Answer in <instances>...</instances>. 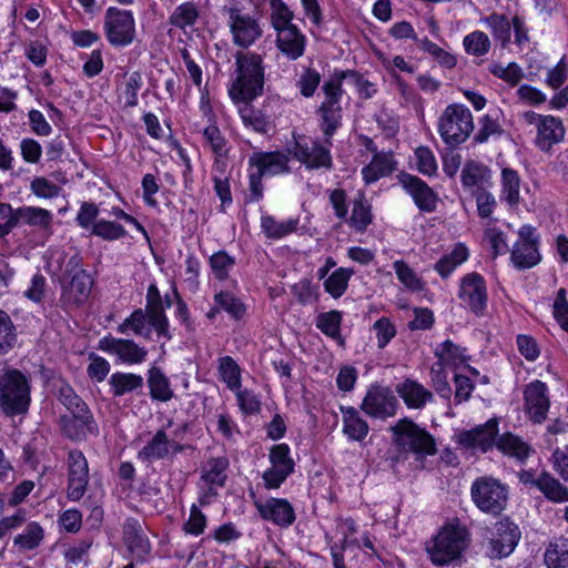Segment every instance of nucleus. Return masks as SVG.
Wrapping results in <instances>:
<instances>
[{
    "label": "nucleus",
    "mask_w": 568,
    "mask_h": 568,
    "mask_svg": "<svg viewBox=\"0 0 568 568\" xmlns=\"http://www.w3.org/2000/svg\"><path fill=\"white\" fill-rule=\"evenodd\" d=\"M42 538V527L38 523L32 521L28 524L23 532L14 537V545L19 546L21 549L31 550L39 546Z\"/></svg>",
    "instance_id": "obj_54"
},
{
    "label": "nucleus",
    "mask_w": 568,
    "mask_h": 568,
    "mask_svg": "<svg viewBox=\"0 0 568 568\" xmlns=\"http://www.w3.org/2000/svg\"><path fill=\"white\" fill-rule=\"evenodd\" d=\"M287 444H277L270 449L268 458L271 467L263 475L264 486L267 489H277L294 471V460L290 456Z\"/></svg>",
    "instance_id": "obj_10"
},
{
    "label": "nucleus",
    "mask_w": 568,
    "mask_h": 568,
    "mask_svg": "<svg viewBox=\"0 0 568 568\" xmlns=\"http://www.w3.org/2000/svg\"><path fill=\"white\" fill-rule=\"evenodd\" d=\"M521 538L519 526L509 517H503L494 525L491 537L487 541L486 555L491 559L509 556Z\"/></svg>",
    "instance_id": "obj_8"
},
{
    "label": "nucleus",
    "mask_w": 568,
    "mask_h": 568,
    "mask_svg": "<svg viewBox=\"0 0 568 568\" xmlns=\"http://www.w3.org/2000/svg\"><path fill=\"white\" fill-rule=\"evenodd\" d=\"M416 168L424 175H435L437 172V161L433 151L428 146H418L415 150Z\"/></svg>",
    "instance_id": "obj_61"
},
{
    "label": "nucleus",
    "mask_w": 568,
    "mask_h": 568,
    "mask_svg": "<svg viewBox=\"0 0 568 568\" xmlns=\"http://www.w3.org/2000/svg\"><path fill=\"white\" fill-rule=\"evenodd\" d=\"M343 416V434L348 440L362 443L369 432L367 422L352 406L341 407Z\"/></svg>",
    "instance_id": "obj_33"
},
{
    "label": "nucleus",
    "mask_w": 568,
    "mask_h": 568,
    "mask_svg": "<svg viewBox=\"0 0 568 568\" xmlns=\"http://www.w3.org/2000/svg\"><path fill=\"white\" fill-rule=\"evenodd\" d=\"M271 6V22L274 30H278L292 26L294 13L290 10L283 0H270Z\"/></svg>",
    "instance_id": "obj_58"
},
{
    "label": "nucleus",
    "mask_w": 568,
    "mask_h": 568,
    "mask_svg": "<svg viewBox=\"0 0 568 568\" xmlns=\"http://www.w3.org/2000/svg\"><path fill=\"white\" fill-rule=\"evenodd\" d=\"M396 392L408 408L422 409L427 403L434 399L430 390L420 383L413 379H405L396 385Z\"/></svg>",
    "instance_id": "obj_31"
},
{
    "label": "nucleus",
    "mask_w": 568,
    "mask_h": 568,
    "mask_svg": "<svg viewBox=\"0 0 568 568\" xmlns=\"http://www.w3.org/2000/svg\"><path fill=\"white\" fill-rule=\"evenodd\" d=\"M418 47L429 53L440 65L452 69L456 65V59L453 54L438 47L428 38L418 41Z\"/></svg>",
    "instance_id": "obj_60"
},
{
    "label": "nucleus",
    "mask_w": 568,
    "mask_h": 568,
    "mask_svg": "<svg viewBox=\"0 0 568 568\" xmlns=\"http://www.w3.org/2000/svg\"><path fill=\"white\" fill-rule=\"evenodd\" d=\"M149 323V316L145 310L136 308L129 317H126L116 328L120 334H128L132 332L138 336H144L146 338L151 335V327Z\"/></svg>",
    "instance_id": "obj_43"
},
{
    "label": "nucleus",
    "mask_w": 568,
    "mask_h": 568,
    "mask_svg": "<svg viewBox=\"0 0 568 568\" xmlns=\"http://www.w3.org/2000/svg\"><path fill=\"white\" fill-rule=\"evenodd\" d=\"M171 439L165 428H160L138 452L136 457L144 464H151L171 457Z\"/></svg>",
    "instance_id": "obj_29"
},
{
    "label": "nucleus",
    "mask_w": 568,
    "mask_h": 568,
    "mask_svg": "<svg viewBox=\"0 0 568 568\" xmlns=\"http://www.w3.org/2000/svg\"><path fill=\"white\" fill-rule=\"evenodd\" d=\"M236 78L229 89L232 100H254L263 93L265 68L263 58L255 52L235 54Z\"/></svg>",
    "instance_id": "obj_2"
},
{
    "label": "nucleus",
    "mask_w": 568,
    "mask_h": 568,
    "mask_svg": "<svg viewBox=\"0 0 568 568\" xmlns=\"http://www.w3.org/2000/svg\"><path fill=\"white\" fill-rule=\"evenodd\" d=\"M498 432V422L491 418L483 425L458 433L456 435V443L465 449L487 453L496 446Z\"/></svg>",
    "instance_id": "obj_15"
},
{
    "label": "nucleus",
    "mask_w": 568,
    "mask_h": 568,
    "mask_svg": "<svg viewBox=\"0 0 568 568\" xmlns=\"http://www.w3.org/2000/svg\"><path fill=\"white\" fill-rule=\"evenodd\" d=\"M397 179L419 211L432 213L436 210L438 195L425 181L407 172H400Z\"/></svg>",
    "instance_id": "obj_20"
},
{
    "label": "nucleus",
    "mask_w": 568,
    "mask_h": 568,
    "mask_svg": "<svg viewBox=\"0 0 568 568\" xmlns=\"http://www.w3.org/2000/svg\"><path fill=\"white\" fill-rule=\"evenodd\" d=\"M253 100H233L239 105V114L246 128L260 134H267L272 129L271 115L266 105L257 108L252 104Z\"/></svg>",
    "instance_id": "obj_25"
},
{
    "label": "nucleus",
    "mask_w": 568,
    "mask_h": 568,
    "mask_svg": "<svg viewBox=\"0 0 568 568\" xmlns=\"http://www.w3.org/2000/svg\"><path fill=\"white\" fill-rule=\"evenodd\" d=\"M275 31V44L283 55H285L291 61H295L304 54L306 48V37L297 28V26L292 24Z\"/></svg>",
    "instance_id": "obj_24"
},
{
    "label": "nucleus",
    "mask_w": 568,
    "mask_h": 568,
    "mask_svg": "<svg viewBox=\"0 0 568 568\" xmlns=\"http://www.w3.org/2000/svg\"><path fill=\"white\" fill-rule=\"evenodd\" d=\"M322 144L317 140H298L293 146V156L301 162L307 170L333 168V159L329 148L325 141Z\"/></svg>",
    "instance_id": "obj_11"
},
{
    "label": "nucleus",
    "mask_w": 568,
    "mask_h": 568,
    "mask_svg": "<svg viewBox=\"0 0 568 568\" xmlns=\"http://www.w3.org/2000/svg\"><path fill=\"white\" fill-rule=\"evenodd\" d=\"M146 382L150 389V396L153 400L165 403L174 397L170 379L160 367L152 366L149 368Z\"/></svg>",
    "instance_id": "obj_39"
},
{
    "label": "nucleus",
    "mask_w": 568,
    "mask_h": 568,
    "mask_svg": "<svg viewBox=\"0 0 568 568\" xmlns=\"http://www.w3.org/2000/svg\"><path fill=\"white\" fill-rule=\"evenodd\" d=\"M353 274L352 268L338 267L324 281V290L334 298L341 297L346 292Z\"/></svg>",
    "instance_id": "obj_50"
},
{
    "label": "nucleus",
    "mask_w": 568,
    "mask_h": 568,
    "mask_svg": "<svg viewBox=\"0 0 568 568\" xmlns=\"http://www.w3.org/2000/svg\"><path fill=\"white\" fill-rule=\"evenodd\" d=\"M214 303L234 320H241L246 311L244 304L230 292L215 294Z\"/></svg>",
    "instance_id": "obj_56"
},
{
    "label": "nucleus",
    "mask_w": 568,
    "mask_h": 568,
    "mask_svg": "<svg viewBox=\"0 0 568 568\" xmlns=\"http://www.w3.org/2000/svg\"><path fill=\"white\" fill-rule=\"evenodd\" d=\"M537 488L552 503L568 501V489L547 471L538 476Z\"/></svg>",
    "instance_id": "obj_45"
},
{
    "label": "nucleus",
    "mask_w": 568,
    "mask_h": 568,
    "mask_svg": "<svg viewBox=\"0 0 568 568\" xmlns=\"http://www.w3.org/2000/svg\"><path fill=\"white\" fill-rule=\"evenodd\" d=\"M227 12V24L235 45L247 49L262 37L263 30L257 19L235 7L229 8Z\"/></svg>",
    "instance_id": "obj_9"
},
{
    "label": "nucleus",
    "mask_w": 568,
    "mask_h": 568,
    "mask_svg": "<svg viewBox=\"0 0 568 568\" xmlns=\"http://www.w3.org/2000/svg\"><path fill=\"white\" fill-rule=\"evenodd\" d=\"M92 285L93 280L90 274L80 270L72 276L68 286L64 287L61 301L67 306H79L88 300Z\"/></svg>",
    "instance_id": "obj_27"
},
{
    "label": "nucleus",
    "mask_w": 568,
    "mask_h": 568,
    "mask_svg": "<svg viewBox=\"0 0 568 568\" xmlns=\"http://www.w3.org/2000/svg\"><path fill=\"white\" fill-rule=\"evenodd\" d=\"M484 21L489 27L495 40L506 48L511 40V21L505 14L499 13H493Z\"/></svg>",
    "instance_id": "obj_49"
},
{
    "label": "nucleus",
    "mask_w": 568,
    "mask_h": 568,
    "mask_svg": "<svg viewBox=\"0 0 568 568\" xmlns=\"http://www.w3.org/2000/svg\"><path fill=\"white\" fill-rule=\"evenodd\" d=\"M458 297L474 314L480 316L487 307V287L484 277L476 273H468L460 280Z\"/></svg>",
    "instance_id": "obj_16"
},
{
    "label": "nucleus",
    "mask_w": 568,
    "mask_h": 568,
    "mask_svg": "<svg viewBox=\"0 0 568 568\" xmlns=\"http://www.w3.org/2000/svg\"><path fill=\"white\" fill-rule=\"evenodd\" d=\"M373 221L371 204L361 196L353 203L348 224L358 232H364Z\"/></svg>",
    "instance_id": "obj_51"
},
{
    "label": "nucleus",
    "mask_w": 568,
    "mask_h": 568,
    "mask_svg": "<svg viewBox=\"0 0 568 568\" xmlns=\"http://www.w3.org/2000/svg\"><path fill=\"white\" fill-rule=\"evenodd\" d=\"M496 447L504 455L515 458L520 463L526 462L534 453V448L528 443L509 432L498 436Z\"/></svg>",
    "instance_id": "obj_36"
},
{
    "label": "nucleus",
    "mask_w": 568,
    "mask_h": 568,
    "mask_svg": "<svg viewBox=\"0 0 568 568\" xmlns=\"http://www.w3.org/2000/svg\"><path fill=\"white\" fill-rule=\"evenodd\" d=\"M297 220L277 221L272 215H262L261 227L267 239L278 240L291 233L297 227Z\"/></svg>",
    "instance_id": "obj_47"
},
{
    "label": "nucleus",
    "mask_w": 568,
    "mask_h": 568,
    "mask_svg": "<svg viewBox=\"0 0 568 568\" xmlns=\"http://www.w3.org/2000/svg\"><path fill=\"white\" fill-rule=\"evenodd\" d=\"M525 410L534 423H542L550 406L548 387L541 381L529 383L524 390Z\"/></svg>",
    "instance_id": "obj_22"
},
{
    "label": "nucleus",
    "mask_w": 568,
    "mask_h": 568,
    "mask_svg": "<svg viewBox=\"0 0 568 568\" xmlns=\"http://www.w3.org/2000/svg\"><path fill=\"white\" fill-rule=\"evenodd\" d=\"M354 72L351 70L345 71H337L335 70L334 73L327 79L323 85L322 91L324 93V100L320 104V106L325 105H335L341 104V100L343 97V81L348 77L353 75Z\"/></svg>",
    "instance_id": "obj_41"
},
{
    "label": "nucleus",
    "mask_w": 568,
    "mask_h": 568,
    "mask_svg": "<svg viewBox=\"0 0 568 568\" xmlns=\"http://www.w3.org/2000/svg\"><path fill=\"white\" fill-rule=\"evenodd\" d=\"M290 158L287 154L278 151L274 152H254L248 158V165L255 169V172L262 176L278 175L290 172Z\"/></svg>",
    "instance_id": "obj_23"
},
{
    "label": "nucleus",
    "mask_w": 568,
    "mask_h": 568,
    "mask_svg": "<svg viewBox=\"0 0 568 568\" xmlns=\"http://www.w3.org/2000/svg\"><path fill=\"white\" fill-rule=\"evenodd\" d=\"M98 349L114 356L118 362L126 365L141 364L148 356V349L133 339L119 338L112 335L102 337L98 343Z\"/></svg>",
    "instance_id": "obj_12"
},
{
    "label": "nucleus",
    "mask_w": 568,
    "mask_h": 568,
    "mask_svg": "<svg viewBox=\"0 0 568 568\" xmlns=\"http://www.w3.org/2000/svg\"><path fill=\"white\" fill-rule=\"evenodd\" d=\"M321 83V74L313 68H307L300 75L296 85L300 89L301 94L304 98H311L314 95L316 89Z\"/></svg>",
    "instance_id": "obj_64"
},
{
    "label": "nucleus",
    "mask_w": 568,
    "mask_h": 568,
    "mask_svg": "<svg viewBox=\"0 0 568 568\" xmlns=\"http://www.w3.org/2000/svg\"><path fill=\"white\" fill-rule=\"evenodd\" d=\"M395 170L396 161L394 160L393 152L379 151L362 169V176L366 184H373L379 179L390 175Z\"/></svg>",
    "instance_id": "obj_30"
},
{
    "label": "nucleus",
    "mask_w": 568,
    "mask_h": 568,
    "mask_svg": "<svg viewBox=\"0 0 568 568\" xmlns=\"http://www.w3.org/2000/svg\"><path fill=\"white\" fill-rule=\"evenodd\" d=\"M470 497L481 513L498 516L507 507L509 489L493 476H480L470 486Z\"/></svg>",
    "instance_id": "obj_6"
},
{
    "label": "nucleus",
    "mask_w": 568,
    "mask_h": 568,
    "mask_svg": "<svg viewBox=\"0 0 568 568\" xmlns=\"http://www.w3.org/2000/svg\"><path fill=\"white\" fill-rule=\"evenodd\" d=\"M473 131V114L464 104L447 105L438 119V133L449 148H456L466 142Z\"/></svg>",
    "instance_id": "obj_4"
},
{
    "label": "nucleus",
    "mask_w": 568,
    "mask_h": 568,
    "mask_svg": "<svg viewBox=\"0 0 568 568\" xmlns=\"http://www.w3.org/2000/svg\"><path fill=\"white\" fill-rule=\"evenodd\" d=\"M316 114L320 116V128L325 138V142L332 145V138L342 125V105L318 106Z\"/></svg>",
    "instance_id": "obj_40"
},
{
    "label": "nucleus",
    "mask_w": 568,
    "mask_h": 568,
    "mask_svg": "<svg viewBox=\"0 0 568 568\" xmlns=\"http://www.w3.org/2000/svg\"><path fill=\"white\" fill-rule=\"evenodd\" d=\"M251 495L262 519L281 528H288L294 524L296 519L295 510L287 499L271 497L266 500H261L255 498L253 493Z\"/></svg>",
    "instance_id": "obj_18"
},
{
    "label": "nucleus",
    "mask_w": 568,
    "mask_h": 568,
    "mask_svg": "<svg viewBox=\"0 0 568 568\" xmlns=\"http://www.w3.org/2000/svg\"><path fill=\"white\" fill-rule=\"evenodd\" d=\"M17 225L22 222L27 225L39 227L47 233H52L53 214L39 206H21L16 209Z\"/></svg>",
    "instance_id": "obj_35"
},
{
    "label": "nucleus",
    "mask_w": 568,
    "mask_h": 568,
    "mask_svg": "<svg viewBox=\"0 0 568 568\" xmlns=\"http://www.w3.org/2000/svg\"><path fill=\"white\" fill-rule=\"evenodd\" d=\"M460 180L464 187L480 191L493 184L491 170L481 162L469 160L462 169Z\"/></svg>",
    "instance_id": "obj_32"
},
{
    "label": "nucleus",
    "mask_w": 568,
    "mask_h": 568,
    "mask_svg": "<svg viewBox=\"0 0 568 568\" xmlns=\"http://www.w3.org/2000/svg\"><path fill=\"white\" fill-rule=\"evenodd\" d=\"M17 342V329L10 315L0 310V354L9 353Z\"/></svg>",
    "instance_id": "obj_53"
},
{
    "label": "nucleus",
    "mask_w": 568,
    "mask_h": 568,
    "mask_svg": "<svg viewBox=\"0 0 568 568\" xmlns=\"http://www.w3.org/2000/svg\"><path fill=\"white\" fill-rule=\"evenodd\" d=\"M500 187V201L506 202L510 207L520 203V176L516 170L501 169Z\"/></svg>",
    "instance_id": "obj_38"
},
{
    "label": "nucleus",
    "mask_w": 568,
    "mask_h": 568,
    "mask_svg": "<svg viewBox=\"0 0 568 568\" xmlns=\"http://www.w3.org/2000/svg\"><path fill=\"white\" fill-rule=\"evenodd\" d=\"M110 393L113 397H122L126 394L139 392L143 388L144 379L134 373L116 372L109 378Z\"/></svg>",
    "instance_id": "obj_37"
},
{
    "label": "nucleus",
    "mask_w": 568,
    "mask_h": 568,
    "mask_svg": "<svg viewBox=\"0 0 568 568\" xmlns=\"http://www.w3.org/2000/svg\"><path fill=\"white\" fill-rule=\"evenodd\" d=\"M397 408L398 400L392 390L379 385H372L361 404L366 415L383 420L395 416Z\"/></svg>",
    "instance_id": "obj_13"
},
{
    "label": "nucleus",
    "mask_w": 568,
    "mask_h": 568,
    "mask_svg": "<svg viewBox=\"0 0 568 568\" xmlns=\"http://www.w3.org/2000/svg\"><path fill=\"white\" fill-rule=\"evenodd\" d=\"M547 568H568V538L551 540L544 552Z\"/></svg>",
    "instance_id": "obj_44"
},
{
    "label": "nucleus",
    "mask_w": 568,
    "mask_h": 568,
    "mask_svg": "<svg viewBox=\"0 0 568 568\" xmlns=\"http://www.w3.org/2000/svg\"><path fill=\"white\" fill-rule=\"evenodd\" d=\"M219 374L221 381L224 382L231 390L241 387V371L231 356H223L219 359Z\"/></svg>",
    "instance_id": "obj_52"
},
{
    "label": "nucleus",
    "mask_w": 568,
    "mask_h": 568,
    "mask_svg": "<svg viewBox=\"0 0 568 568\" xmlns=\"http://www.w3.org/2000/svg\"><path fill=\"white\" fill-rule=\"evenodd\" d=\"M172 302L169 296L163 301L158 286L152 283L148 287L146 292V305L145 312L149 316V323L154 328L159 337H163L166 341L172 338L169 331V320L165 315V307H171Z\"/></svg>",
    "instance_id": "obj_19"
},
{
    "label": "nucleus",
    "mask_w": 568,
    "mask_h": 568,
    "mask_svg": "<svg viewBox=\"0 0 568 568\" xmlns=\"http://www.w3.org/2000/svg\"><path fill=\"white\" fill-rule=\"evenodd\" d=\"M89 483V466L85 456L79 449L68 454V489L67 496L72 501L80 500Z\"/></svg>",
    "instance_id": "obj_17"
},
{
    "label": "nucleus",
    "mask_w": 568,
    "mask_h": 568,
    "mask_svg": "<svg viewBox=\"0 0 568 568\" xmlns=\"http://www.w3.org/2000/svg\"><path fill=\"white\" fill-rule=\"evenodd\" d=\"M58 399L69 413H79L82 409L89 408L85 402L68 384L59 388Z\"/></svg>",
    "instance_id": "obj_62"
},
{
    "label": "nucleus",
    "mask_w": 568,
    "mask_h": 568,
    "mask_svg": "<svg viewBox=\"0 0 568 568\" xmlns=\"http://www.w3.org/2000/svg\"><path fill=\"white\" fill-rule=\"evenodd\" d=\"M468 255L467 247L459 243L449 254L442 256L434 265V268L443 278H447L457 266L467 261Z\"/></svg>",
    "instance_id": "obj_46"
},
{
    "label": "nucleus",
    "mask_w": 568,
    "mask_h": 568,
    "mask_svg": "<svg viewBox=\"0 0 568 568\" xmlns=\"http://www.w3.org/2000/svg\"><path fill=\"white\" fill-rule=\"evenodd\" d=\"M566 129L562 121L554 115H545L537 129L536 145L539 150L547 152L552 145L561 142Z\"/></svg>",
    "instance_id": "obj_28"
},
{
    "label": "nucleus",
    "mask_w": 568,
    "mask_h": 568,
    "mask_svg": "<svg viewBox=\"0 0 568 568\" xmlns=\"http://www.w3.org/2000/svg\"><path fill=\"white\" fill-rule=\"evenodd\" d=\"M465 51L476 57L485 55L490 50V40L483 31H473L464 38Z\"/></svg>",
    "instance_id": "obj_55"
},
{
    "label": "nucleus",
    "mask_w": 568,
    "mask_h": 568,
    "mask_svg": "<svg viewBox=\"0 0 568 568\" xmlns=\"http://www.w3.org/2000/svg\"><path fill=\"white\" fill-rule=\"evenodd\" d=\"M28 377L18 369L0 374V408L7 416L26 414L30 406Z\"/></svg>",
    "instance_id": "obj_3"
},
{
    "label": "nucleus",
    "mask_w": 568,
    "mask_h": 568,
    "mask_svg": "<svg viewBox=\"0 0 568 568\" xmlns=\"http://www.w3.org/2000/svg\"><path fill=\"white\" fill-rule=\"evenodd\" d=\"M103 31L111 45L116 48L130 45L136 33L132 11L109 7L104 13Z\"/></svg>",
    "instance_id": "obj_7"
},
{
    "label": "nucleus",
    "mask_w": 568,
    "mask_h": 568,
    "mask_svg": "<svg viewBox=\"0 0 568 568\" xmlns=\"http://www.w3.org/2000/svg\"><path fill=\"white\" fill-rule=\"evenodd\" d=\"M469 532L459 523L447 524L427 547L430 560L435 565H446L462 555L468 545Z\"/></svg>",
    "instance_id": "obj_5"
},
{
    "label": "nucleus",
    "mask_w": 568,
    "mask_h": 568,
    "mask_svg": "<svg viewBox=\"0 0 568 568\" xmlns=\"http://www.w3.org/2000/svg\"><path fill=\"white\" fill-rule=\"evenodd\" d=\"M234 265V257L230 256L225 251H219L210 257L211 270L219 281L226 280Z\"/></svg>",
    "instance_id": "obj_59"
},
{
    "label": "nucleus",
    "mask_w": 568,
    "mask_h": 568,
    "mask_svg": "<svg viewBox=\"0 0 568 568\" xmlns=\"http://www.w3.org/2000/svg\"><path fill=\"white\" fill-rule=\"evenodd\" d=\"M229 459L225 456L211 457L201 470V479L210 485L207 495L216 496L214 486L223 487L226 481V469L229 468Z\"/></svg>",
    "instance_id": "obj_34"
},
{
    "label": "nucleus",
    "mask_w": 568,
    "mask_h": 568,
    "mask_svg": "<svg viewBox=\"0 0 568 568\" xmlns=\"http://www.w3.org/2000/svg\"><path fill=\"white\" fill-rule=\"evenodd\" d=\"M511 261L519 270L530 268L540 262L538 236L531 225H523L518 232V241L511 250Z\"/></svg>",
    "instance_id": "obj_14"
},
{
    "label": "nucleus",
    "mask_w": 568,
    "mask_h": 568,
    "mask_svg": "<svg viewBox=\"0 0 568 568\" xmlns=\"http://www.w3.org/2000/svg\"><path fill=\"white\" fill-rule=\"evenodd\" d=\"M342 312L333 310L324 312L316 317V327L327 337L336 341L343 346L345 341L341 334Z\"/></svg>",
    "instance_id": "obj_42"
},
{
    "label": "nucleus",
    "mask_w": 568,
    "mask_h": 568,
    "mask_svg": "<svg viewBox=\"0 0 568 568\" xmlns=\"http://www.w3.org/2000/svg\"><path fill=\"white\" fill-rule=\"evenodd\" d=\"M389 432L393 434V444L398 452V456L394 459L396 462L412 456L416 467L423 469L426 458L438 453L435 437L407 417L392 425Z\"/></svg>",
    "instance_id": "obj_1"
},
{
    "label": "nucleus",
    "mask_w": 568,
    "mask_h": 568,
    "mask_svg": "<svg viewBox=\"0 0 568 568\" xmlns=\"http://www.w3.org/2000/svg\"><path fill=\"white\" fill-rule=\"evenodd\" d=\"M435 354L445 364L456 365L465 359L464 349L450 339L443 342Z\"/></svg>",
    "instance_id": "obj_63"
},
{
    "label": "nucleus",
    "mask_w": 568,
    "mask_h": 568,
    "mask_svg": "<svg viewBox=\"0 0 568 568\" xmlns=\"http://www.w3.org/2000/svg\"><path fill=\"white\" fill-rule=\"evenodd\" d=\"M59 424L62 434L71 440H84L88 434L97 435L99 427L90 408L79 413L61 415Z\"/></svg>",
    "instance_id": "obj_21"
},
{
    "label": "nucleus",
    "mask_w": 568,
    "mask_h": 568,
    "mask_svg": "<svg viewBox=\"0 0 568 568\" xmlns=\"http://www.w3.org/2000/svg\"><path fill=\"white\" fill-rule=\"evenodd\" d=\"M123 537L130 552L139 561H144L151 551V545L138 519L128 518L125 520L123 525Z\"/></svg>",
    "instance_id": "obj_26"
},
{
    "label": "nucleus",
    "mask_w": 568,
    "mask_h": 568,
    "mask_svg": "<svg viewBox=\"0 0 568 568\" xmlns=\"http://www.w3.org/2000/svg\"><path fill=\"white\" fill-rule=\"evenodd\" d=\"M91 233L105 241H115L126 235V231L121 224L106 220H98L92 225Z\"/></svg>",
    "instance_id": "obj_57"
},
{
    "label": "nucleus",
    "mask_w": 568,
    "mask_h": 568,
    "mask_svg": "<svg viewBox=\"0 0 568 568\" xmlns=\"http://www.w3.org/2000/svg\"><path fill=\"white\" fill-rule=\"evenodd\" d=\"M200 17L195 3L187 1L178 6L169 17V23L178 29L185 30L193 27Z\"/></svg>",
    "instance_id": "obj_48"
}]
</instances>
